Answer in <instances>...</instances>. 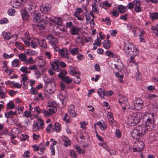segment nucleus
Returning a JSON list of instances; mask_svg holds the SVG:
<instances>
[{
  "label": "nucleus",
  "instance_id": "nucleus-12",
  "mask_svg": "<svg viewBox=\"0 0 158 158\" xmlns=\"http://www.w3.org/2000/svg\"><path fill=\"white\" fill-rule=\"evenodd\" d=\"M107 116L110 124L113 126H115L117 124V123L114 120L112 114L110 112H109L107 114Z\"/></svg>",
  "mask_w": 158,
  "mask_h": 158
},
{
  "label": "nucleus",
  "instance_id": "nucleus-50",
  "mask_svg": "<svg viewBox=\"0 0 158 158\" xmlns=\"http://www.w3.org/2000/svg\"><path fill=\"white\" fill-rule=\"evenodd\" d=\"M115 136L118 138H120L122 136V134L121 132L118 129H116L115 132Z\"/></svg>",
  "mask_w": 158,
  "mask_h": 158
},
{
  "label": "nucleus",
  "instance_id": "nucleus-55",
  "mask_svg": "<svg viewBox=\"0 0 158 158\" xmlns=\"http://www.w3.org/2000/svg\"><path fill=\"white\" fill-rule=\"evenodd\" d=\"M29 136L27 135H24L22 134V137L21 139V141H25L28 139Z\"/></svg>",
  "mask_w": 158,
  "mask_h": 158
},
{
  "label": "nucleus",
  "instance_id": "nucleus-61",
  "mask_svg": "<svg viewBox=\"0 0 158 158\" xmlns=\"http://www.w3.org/2000/svg\"><path fill=\"white\" fill-rule=\"evenodd\" d=\"M52 127V125L50 123L49 124L46 129V131L47 132H49L51 131V129Z\"/></svg>",
  "mask_w": 158,
  "mask_h": 158
},
{
  "label": "nucleus",
  "instance_id": "nucleus-20",
  "mask_svg": "<svg viewBox=\"0 0 158 158\" xmlns=\"http://www.w3.org/2000/svg\"><path fill=\"white\" fill-rule=\"evenodd\" d=\"M48 106L50 107L48 109V111L52 115L55 113L57 110L56 107L55 106H53L52 104H49Z\"/></svg>",
  "mask_w": 158,
  "mask_h": 158
},
{
  "label": "nucleus",
  "instance_id": "nucleus-35",
  "mask_svg": "<svg viewBox=\"0 0 158 158\" xmlns=\"http://www.w3.org/2000/svg\"><path fill=\"white\" fill-rule=\"evenodd\" d=\"M67 98L68 97L67 96L64 97L61 96L60 97V103L62 105L66 104L67 102Z\"/></svg>",
  "mask_w": 158,
  "mask_h": 158
},
{
  "label": "nucleus",
  "instance_id": "nucleus-15",
  "mask_svg": "<svg viewBox=\"0 0 158 158\" xmlns=\"http://www.w3.org/2000/svg\"><path fill=\"white\" fill-rule=\"evenodd\" d=\"M7 92L6 89L5 87L0 86V97L1 98H4L6 97Z\"/></svg>",
  "mask_w": 158,
  "mask_h": 158
},
{
  "label": "nucleus",
  "instance_id": "nucleus-37",
  "mask_svg": "<svg viewBox=\"0 0 158 158\" xmlns=\"http://www.w3.org/2000/svg\"><path fill=\"white\" fill-rule=\"evenodd\" d=\"M104 89L102 88H99L98 90V93L100 97L101 98H104L103 93L104 92Z\"/></svg>",
  "mask_w": 158,
  "mask_h": 158
},
{
  "label": "nucleus",
  "instance_id": "nucleus-33",
  "mask_svg": "<svg viewBox=\"0 0 158 158\" xmlns=\"http://www.w3.org/2000/svg\"><path fill=\"white\" fill-rule=\"evenodd\" d=\"M54 129L56 131L59 132L61 130L60 124L58 123H55Z\"/></svg>",
  "mask_w": 158,
  "mask_h": 158
},
{
  "label": "nucleus",
  "instance_id": "nucleus-17",
  "mask_svg": "<svg viewBox=\"0 0 158 158\" xmlns=\"http://www.w3.org/2000/svg\"><path fill=\"white\" fill-rule=\"evenodd\" d=\"M67 52L68 50L67 49L63 48L60 50L59 51V53L63 57H66L67 58H69Z\"/></svg>",
  "mask_w": 158,
  "mask_h": 158
},
{
  "label": "nucleus",
  "instance_id": "nucleus-21",
  "mask_svg": "<svg viewBox=\"0 0 158 158\" xmlns=\"http://www.w3.org/2000/svg\"><path fill=\"white\" fill-rule=\"evenodd\" d=\"M59 64L58 60H54L51 64L52 69L56 70L58 69L59 68Z\"/></svg>",
  "mask_w": 158,
  "mask_h": 158
},
{
  "label": "nucleus",
  "instance_id": "nucleus-48",
  "mask_svg": "<svg viewBox=\"0 0 158 158\" xmlns=\"http://www.w3.org/2000/svg\"><path fill=\"white\" fill-rule=\"evenodd\" d=\"M15 46L20 50H22L24 48L22 44L18 42L15 43Z\"/></svg>",
  "mask_w": 158,
  "mask_h": 158
},
{
  "label": "nucleus",
  "instance_id": "nucleus-34",
  "mask_svg": "<svg viewBox=\"0 0 158 158\" xmlns=\"http://www.w3.org/2000/svg\"><path fill=\"white\" fill-rule=\"evenodd\" d=\"M118 9L120 13H123L126 11L127 8L126 6H124L122 5H120L118 6Z\"/></svg>",
  "mask_w": 158,
  "mask_h": 158
},
{
  "label": "nucleus",
  "instance_id": "nucleus-38",
  "mask_svg": "<svg viewBox=\"0 0 158 158\" xmlns=\"http://www.w3.org/2000/svg\"><path fill=\"white\" fill-rule=\"evenodd\" d=\"M70 52L73 55L78 54L79 52V49L77 48H73L70 50Z\"/></svg>",
  "mask_w": 158,
  "mask_h": 158
},
{
  "label": "nucleus",
  "instance_id": "nucleus-2",
  "mask_svg": "<svg viewBox=\"0 0 158 158\" xmlns=\"http://www.w3.org/2000/svg\"><path fill=\"white\" fill-rule=\"evenodd\" d=\"M123 50L125 55L130 56V62L134 63V57L137 55L139 52L135 45L130 42H125Z\"/></svg>",
  "mask_w": 158,
  "mask_h": 158
},
{
  "label": "nucleus",
  "instance_id": "nucleus-10",
  "mask_svg": "<svg viewBox=\"0 0 158 158\" xmlns=\"http://www.w3.org/2000/svg\"><path fill=\"white\" fill-rule=\"evenodd\" d=\"M144 146V144L142 141L140 140L137 143V146L135 148H133V151L134 152H140L143 149Z\"/></svg>",
  "mask_w": 158,
  "mask_h": 158
},
{
  "label": "nucleus",
  "instance_id": "nucleus-14",
  "mask_svg": "<svg viewBox=\"0 0 158 158\" xmlns=\"http://www.w3.org/2000/svg\"><path fill=\"white\" fill-rule=\"evenodd\" d=\"M21 12L22 18L24 20L28 21L29 20V15L25 9H22Z\"/></svg>",
  "mask_w": 158,
  "mask_h": 158
},
{
  "label": "nucleus",
  "instance_id": "nucleus-46",
  "mask_svg": "<svg viewBox=\"0 0 158 158\" xmlns=\"http://www.w3.org/2000/svg\"><path fill=\"white\" fill-rule=\"evenodd\" d=\"M113 94V92L111 90L106 91H105L104 90V92L103 93L104 97L105 96H111Z\"/></svg>",
  "mask_w": 158,
  "mask_h": 158
},
{
  "label": "nucleus",
  "instance_id": "nucleus-62",
  "mask_svg": "<svg viewBox=\"0 0 158 158\" xmlns=\"http://www.w3.org/2000/svg\"><path fill=\"white\" fill-rule=\"evenodd\" d=\"M75 148L76 149V151L78 152L79 154H81V149L78 146V145H76L75 146Z\"/></svg>",
  "mask_w": 158,
  "mask_h": 158
},
{
  "label": "nucleus",
  "instance_id": "nucleus-11",
  "mask_svg": "<svg viewBox=\"0 0 158 158\" xmlns=\"http://www.w3.org/2000/svg\"><path fill=\"white\" fill-rule=\"evenodd\" d=\"M51 9L50 5L48 4H44L40 6V10L41 12L44 13H46L49 12Z\"/></svg>",
  "mask_w": 158,
  "mask_h": 158
},
{
  "label": "nucleus",
  "instance_id": "nucleus-56",
  "mask_svg": "<svg viewBox=\"0 0 158 158\" xmlns=\"http://www.w3.org/2000/svg\"><path fill=\"white\" fill-rule=\"evenodd\" d=\"M8 12L9 15L13 16L15 15V10L14 9L11 8L9 10Z\"/></svg>",
  "mask_w": 158,
  "mask_h": 158
},
{
  "label": "nucleus",
  "instance_id": "nucleus-30",
  "mask_svg": "<svg viewBox=\"0 0 158 158\" xmlns=\"http://www.w3.org/2000/svg\"><path fill=\"white\" fill-rule=\"evenodd\" d=\"M70 74L73 75L75 74H78L79 75L81 74V73L79 71L77 72L75 68L74 67H71L70 68Z\"/></svg>",
  "mask_w": 158,
  "mask_h": 158
},
{
  "label": "nucleus",
  "instance_id": "nucleus-59",
  "mask_svg": "<svg viewBox=\"0 0 158 158\" xmlns=\"http://www.w3.org/2000/svg\"><path fill=\"white\" fill-rule=\"evenodd\" d=\"M14 55L11 54L10 55H8L6 53H4L3 54V57L5 59H9L12 57H13Z\"/></svg>",
  "mask_w": 158,
  "mask_h": 158
},
{
  "label": "nucleus",
  "instance_id": "nucleus-43",
  "mask_svg": "<svg viewBox=\"0 0 158 158\" xmlns=\"http://www.w3.org/2000/svg\"><path fill=\"white\" fill-rule=\"evenodd\" d=\"M46 64V61L43 59H40L38 62V65L41 68H42Z\"/></svg>",
  "mask_w": 158,
  "mask_h": 158
},
{
  "label": "nucleus",
  "instance_id": "nucleus-39",
  "mask_svg": "<svg viewBox=\"0 0 158 158\" xmlns=\"http://www.w3.org/2000/svg\"><path fill=\"white\" fill-rule=\"evenodd\" d=\"M25 63L27 64H31L34 63V61L33 60V58L32 57H30L28 59H26Z\"/></svg>",
  "mask_w": 158,
  "mask_h": 158
},
{
  "label": "nucleus",
  "instance_id": "nucleus-31",
  "mask_svg": "<svg viewBox=\"0 0 158 158\" xmlns=\"http://www.w3.org/2000/svg\"><path fill=\"white\" fill-rule=\"evenodd\" d=\"M127 27L128 30L131 31L132 32H134V34L135 33L136 31L135 29L136 27L133 26V25L131 23H129L127 25Z\"/></svg>",
  "mask_w": 158,
  "mask_h": 158
},
{
  "label": "nucleus",
  "instance_id": "nucleus-6",
  "mask_svg": "<svg viewBox=\"0 0 158 158\" xmlns=\"http://www.w3.org/2000/svg\"><path fill=\"white\" fill-rule=\"evenodd\" d=\"M28 44L29 45L28 47L31 46L32 48H35L39 44V40L37 38L31 39L30 38Z\"/></svg>",
  "mask_w": 158,
  "mask_h": 158
},
{
  "label": "nucleus",
  "instance_id": "nucleus-5",
  "mask_svg": "<svg viewBox=\"0 0 158 158\" xmlns=\"http://www.w3.org/2000/svg\"><path fill=\"white\" fill-rule=\"evenodd\" d=\"M143 101L140 99H138L135 101V102L132 104L131 107L132 109L139 110L143 108Z\"/></svg>",
  "mask_w": 158,
  "mask_h": 158
},
{
  "label": "nucleus",
  "instance_id": "nucleus-60",
  "mask_svg": "<svg viewBox=\"0 0 158 158\" xmlns=\"http://www.w3.org/2000/svg\"><path fill=\"white\" fill-rule=\"evenodd\" d=\"M71 116L72 117H75L77 115V114L75 111V110L69 112Z\"/></svg>",
  "mask_w": 158,
  "mask_h": 158
},
{
  "label": "nucleus",
  "instance_id": "nucleus-36",
  "mask_svg": "<svg viewBox=\"0 0 158 158\" xmlns=\"http://www.w3.org/2000/svg\"><path fill=\"white\" fill-rule=\"evenodd\" d=\"M98 7V6H96L95 4L92 5V10L96 14H98L99 12Z\"/></svg>",
  "mask_w": 158,
  "mask_h": 158
},
{
  "label": "nucleus",
  "instance_id": "nucleus-40",
  "mask_svg": "<svg viewBox=\"0 0 158 158\" xmlns=\"http://www.w3.org/2000/svg\"><path fill=\"white\" fill-rule=\"evenodd\" d=\"M18 56L20 60L22 61L25 62L27 58V56L26 55L23 53L19 54Z\"/></svg>",
  "mask_w": 158,
  "mask_h": 158
},
{
  "label": "nucleus",
  "instance_id": "nucleus-49",
  "mask_svg": "<svg viewBox=\"0 0 158 158\" xmlns=\"http://www.w3.org/2000/svg\"><path fill=\"white\" fill-rule=\"evenodd\" d=\"M11 85H12L14 87L17 88H20L21 87V85L19 84L18 83H15L14 81H11Z\"/></svg>",
  "mask_w": 158,
  "mask_h": 158
},
{
  "label": "nucleus",
  "instance_id": "nucleus-54",
  "mask_svg": "<svg viewBox=\"0 0 158 158\" xmlns=\"http://www.w3.org/2000/svg\"><path fill=\"white\" fill-rule=\"evenodd\" d=\"M106 55L109 57H114V54L112 52L109 51H106L105 52Z\"/></svg>",
  "mask_w": 158,
  "mask_h": 158
},
{
  "label": "nucleus",
  "instance_id": "nucleus-51",
  "mask_svg": "<svg viewBox=\"0 0 158 158\" xmlns=\"http://www.w3.org/2000/svg\"><path fill=\"white\" fill-rule=\"evenodd\" d=\"M34 110L39 114L43 112L42 110L39 106H36L34 107Z\"/></svg>",
  "mask_w": 158,
  "mask_h": 158
},
{
  "label": "nucleus",
  "instance_id": "nucleus-23",
  "mask_svg": "<svg viewBox=\"0 0 158 158\" xmlns=\"http://www.w3.org/2000/svg\"><path fill=\"white\" fill-rule=\"evenodd\" d=\"M103 47L106 49H109L110 47V41L107 40H105L102 42Z\"/></svg>",
  "mask_w": 158,
  "mask_h": 158
},
{
  "label": "nucleus",
  "instance_id": "nucleus-26",
  "mask_svg": "<svg viewBox=\"0 0 158 158\" xmlns=\"http://www.w3.org/2000/svg\"><path fill=\"white\" fill-rule=\"evenodd\" d=\"M67 74V72L65 70H63L58 75V77L60 78L61 80L65 77Z\"/></svg>",
  "mask_w": 158,
  "mask_h": 158
},
{
  "label": "nucleus",
  "instance_id": "nucleus-16",
  "mask_svg": "<svg viewBox=\"0 0 158 158\" xmlns=\"http://www.w3.org/2000/svg\"><path fill=\"white\" fill-rule=\"evenodd\" d=\"M36 7V6L35 3L32 2H30L29 3L25 5V8L27 10H34Z\"/></svg>",
  "mask_w": 158,
  "mask_h": 158
},
{
  "label": "nucleus",
  "instance_id": "nucleus-27",
  "mask_svg": "<svg viewBox=\"0 0 158 158\" xmlns=\"http://www.w3.org/2000/svg\"><path fill=\"white\" fill-rule=\"evenodd\" d=\"M62 140L64 142V145L65 146H68L70 144V142L67 137L65 136L63 137Z\"/></svg>",
  "mask_w": 158,
  "mask_h": 158
},
{
  "label": "nucleus",
  "instance_id": "nucleus-63",
  "mask_svg": "<svg viewBox=\"0 0 158 158\" xmlns=\"http://www.w3.org/2000/svg\"><path fill=\"white\" fill-rule=\"evenodd\" d=\"M44 114V115L45 117H49L52 115L48 111H44L43 112Z\"/></svg>",
  "mask_w": 158,
  "mask_h": 158
},
{
  "label": "nucleus",
  "instance_id": "nucleus-1",
  "mask_svg": "<svg viewBox=\"0 0 158 158\" xmlns=\"http://www.w3.org/2000/svg\"><path fill=\"white\" fill-rule=\"evenodd\" d=\"M153 116L152 114L147 113L143 115L142 120L144 123L137 126L131 132L133 138L137 139H140L144 134L146 131H150L154 129V122Z\"/></svg>",
  "mask_w": 158,
  "mask_h": 158
},
{
  "label": "nucleus",
  "instance_id": "nucleus-24",
  "mask_svg": "<svg viewBox=\"0 0 158 158\" xmlns=\"http://www.w3.org/2000/svg\"><path fill=\"white\" fill-rule=\"evenodd\" d=\"M62 80L65 83L67 84H69L72 83L73 81V79L70 78L69 76H66Z\"/></svg>",
  "mask_w": 158,
  "mask_h": 158
},
{
  "label": "nucleus",
  "instance_id": "nucleus-29",
  "mask_svg": "<svg viewBox=\"0 0 158 158\" xmlns=\"http://www.w3.org/2000/svg\"><path fill=\"white\" fill-rule=\"evenodd\" d=\"M150 17L153 20L158 19V13L155 12L151 13L150 15Z\"/></svg>",
  "mask_w": 158,
  "mask_h": 158
},
{
  "label": "nucleus",
  "instance_id": "nucleus-4",
  "mask_svg": "<svg viewBox=\"0 0 158 158\" xmlns=\"http://www.w3.org/2000/svg\"><path fill=\"white\" fill-rule=\"evenodd\" d=\"M44 127V121L41 118H38L34 122L33 130L34 131H37L41 130Z\"/></svg>",
  "mask_w": 158,
  "mask_h": 158
},
{
  "label": "nucleus",
  "instance_id": "nucleus-18",
  "mask_svg": "<svg viewBox=\"0 0 158 158\" xmlns=\"http://www.w3.org/2000/svg\"><path fill=\"white\" fill-rule=\"evenodd\" d=\"M53 22L58 25H61L62 24V20L60 17H55L52 19Z\"/></svg>",
  "mask_w": 158,
  "mask_h": 158
},
{
  "label": "nucleus",
  "instance_id": "nucleus-3",
  "mask_svg": "<svg viewBox=\"0 0 158 158\" xmlns=\"http://www.w3.org/2000/svg\"><path fill=\"white\" fill-rule=\"evenodd\" d=\"M142 113L136 112L132 113L128 117L127 123L130 126H134L139 123L141 120L142 116Z\"/></svg>",
  "mask_w": 158,
  "mask_h": 158
},
{
  "label": "nucleus",
  "instance_id": "nucleus-42",
  "mask_svg": "<svg viewBox=\"0 0 158 158\" xmlns=\"http://www.w3.org/2000/svg\"><path fill=\"white\" fill-rule=\"evenodd\" d=\"M115 76L116 77H117L118 78H119V80H118L120 82L122 83L123 81L122 80V79L123 78V75L122 74L120 75L119 73L118 72H116L115 73Z\"/></svg>",
  "mask_w": 158,
  "mask_h": 158
},
{
  "label": "nucleus",
  "instance_id": "nucleus-22",
  "mask_svg": "<svg viewBox=\"0 0 158 158\" xmlns=\"http://www.w3.org/2000/svg\"><path fill=\"white\" fill-rule=\"evenodd\" d=\"M39 22L37 24V27L36 28L37 29V27H40L41 28H44L46 25V23L45 21L44 20L42 19L41 20L39 21Z\"/></svg>",
  "mask_w": 158,
  "mask_h": 158
},
{
  "label": "nucleus",
  "instance_id": "nucleus-32",
  "mask_svg": "<svg viewBox=\"0 0 158 158\" xmlns=\"http://www.w3.org/2000/svg\"><path fill=\"white\" fill-rule=\"evenodd\" d=\"M39 44L41 47L44 48H45L47 47V43L44 39L41 40L39 41Z\"/></svg>",
  "mask_w": 158,
  "mask_h": 158
},
{
  "label": "nucleus",
  "instance_id": "nucleus-58",
  "mask_svg": "<svg viewBox=\"0 0 158 158\" xmlns=\"http://www.w3.org/2000/svg\"><path fill=\"white\" fill-rule=\"evenodd\" d=\"M151 29L155 33H157L158 32V26L157 25V26H152L151 27Z\"/></svg>",
  "mask_w": 158,
  "mask_h": 158
},
{
  "label": "nucleus",
  "instance_id": "nucleus-9",
  "mask_svg": "<svg viewBox=\"0 0 158 158\" xmlns=\"http://www.w3.org/2000/svg\"><path fill=\"white\" fill-rule=\"evenodd\" d=\"M81 30V28H80L73 26L70 29L69 31L70 34L72 35H78L79 34V31Z\"/></svg>",
  "mask_w": 158,
  "mask_h": 158
},
{
  "label": "nucleus",
  "instance_id": "nucleus-44",
  "mask_svg": "<svg viewBox=\"0 0 158 158\" xmlns=\"http://www.w3.org/2000/svg\"><path fill=\"white\" fill-rule=\"evenodd\" d=\"M19 60L18 59H15L12 62V65L13 67H16L19 65Z\"/></svg>",
  "mask_w": 158,
  "mask_h": 158
},
{
  "label": "nucleus",
  "instance_id": "nucleus-8",
  "mask_svg": "<svg viewBox=\"0 0 158 158\" xmlns=\"http://www.w3.org/2000/svg\"><path fill=\"white\" fill-rule=\"evenodd\" d=\"M26 2V0H11V4L13 7L18 8L21 4H23Z\"/></svg>",
  "mask_w": 158,
  "mask_h": 158
},
{
  "label": "nucleus",
  "instance_id": "nucleus-53",
  "mask_svg": "<svg viewBox=\"0 0 158 158\" xmlns=\"http://www.w3.org/2000/svg\"><path fill=\"white\" fill-rule=\"evenodd\" d=\"M30 92L31 94L34 95L36 94L38 92L36 89L33 87L31 88L30 90Z\"/></svg>",
  "mask_w": 158,
  "mask_h": 158
},
{
  "label": "nucleus",
  "instance_id": "nucleus-13",
  "mask_svg": "<svg viewBox=\"0 0 158 158\" xmlns=\"http://www.w3.org/2000/svg\"><path fill=\"white\" fill-rule=\"evenodd\" d=\"M33 20L36 23H37L41 19V15L40 13L37 11H35L33 15Z\"/></svg>",
  "mask_w": 158,
  "mask_h": 158
},
{
  "label": "nucleus",
  "instance_id": "nucleus-57",
  "mask_svg": "<svg viewBox=\"0 0 158 158\" xmlns=\"http://www.w3.org/2000/svg\"><path fill=\"white\" fill-rule=\"evenodd\" d=\"M70 154L71 157L74 158H77V155L74 150H71L70 151Z\"/></svg>",
  "mask_w": 158,
  "mask_h": 158
},
{
  "label": "nucleus",
  "instance_id": "nucleus-7",
  "mask_svg": "<svg viewBox=\"0 0 158 158\" xmlns=\"http://www.w3.org/2000/svg\"><path fill=\"white\" fill-rule=\"evenodd\" d=\"M48 40H50V44L52 47L58 46V40L56 38L53 37L52 35H50L47 37Z\"/></svg>",
  "mask_w": 158,
  "mask_h": 158
},
{
  "label": "nucleus",
  "instance_id": "nucleus-19",
  "mask_svg": "<svg viewBox=\"0 0 158 158\" xmlns=\"http://www.w3.org/2000/svg\"><path fill=\"white\" fill-rule=\"evenodd\" d=\"M97 125L100 127V129L101 130L104 131L107 128V125L105 123L104 121L102 122L99 121L96 123Z\"/></svg>",
  "mask_w": 158,
  "mask_h": 158
},
{
  "label": "nucleus",
  "instance_id": "nucleus-45",
  "mask_svg": "<svg viewBox=\"0 0 158 158\" xmlns=\"http://www.w3.org/2000/svg\"><path fill=\"white\" fill-rule=\"evenodd\" d=\"M40 148L38 150L37 152L38 154H42L44 152L45 149V146H41V145H40Z\"/></svg>",
  "mask_w": 158,
  "mask_h": 158
},
{
  "label": "nucleus",
  "instance_id": "nucleus-47",
  "mask_svg": "<svg viewBox=\"0 0 158 158\" xmlns=\"http://www.w3.org/2000/svg\"><path fill=\"white\" fill-rule=\"evenodd\" d=\"M137 72L135 74V78L137 80V81H140L142 79V77L141 76V73L138 69Z\"/></svg>",
  "mask_w": 158,
  "mask_h": 158
},
{
  "label": "nucleus",
  "instance_id": "nucleus-41",
  "mask_svg": "<svg viewBox=\"0 0 158 158\" xmlns=\"http://www.w3.org/2000/svg\"><path fill=\"white\" fill-rule=\"evenodd\" d=\"M115 69H118L121 68L122 65V64L120 60H118L117 62L114 64Z\"/></svg>",
  "mask_w": 158,
  "mask_h": 158
},
{
  "label": "nucleus",
  "instance_id": "nucleus-25",
  "mask_svg": "<svg viewBox=\"0 0 158 158\" xmlns=\"http://www.w3.org/2000/svg\"><path fill=\"white\" fill-rule=\"evenodd\" d=\"M2 35L4 39L7 40L10 39L12 37V35L10 32H3Z\"/></svg>",
  "mask_w": 158,
  "mask_h": 158
},
{
  "label": "nucleus",
  "instance_id": "nucleus-52",
  "mask_svg": "<svg viewBox=\"0 0 158 158\" xmlns=\"http://www.w3.org/2000/svg\"><path fill=\"white\" fill-rule=\"evenodd\" d=\"M27 40L25 38H22V40L24 42L25 45L27 46H28V45L29 44V40L30 39V37H29L28 36H27Z\"/></svg>",
  "mask_w": 158,
  "mask_h": 158
},
{
  "label": "nucleus",
  "instance_id": "nucleus-64",
  "mask_svg": "<svg viewBox=\"0 0 158 158\" xmlns=\"http://www.w3.org/2000/svg\"><path fill=\"white\" fill-rule=\"evenodd\" d=\"M73 26V23L71 21L67 22L66 24V27L67 28H69L70 27L72 28V27Z\"/></svg>",
  "mask_w": 158,
  "mask_h": 158
},
{
  "label": "nucleus",
  "instance_id": "nucleus-28",
  "mask_svg": "<svg viewBox=\"0 0 158 158\" xmlns=\"http://www.w3.org/2000/svg\"><path fill=\"white\" fill-rule=\"evenodd\" d=\"M15 107L14 102L12 100H11L7 103V108L8 109H13Z\"/></svg>",
  "mask_w": 158,
  "mask_h": 158
}]
</instances>
